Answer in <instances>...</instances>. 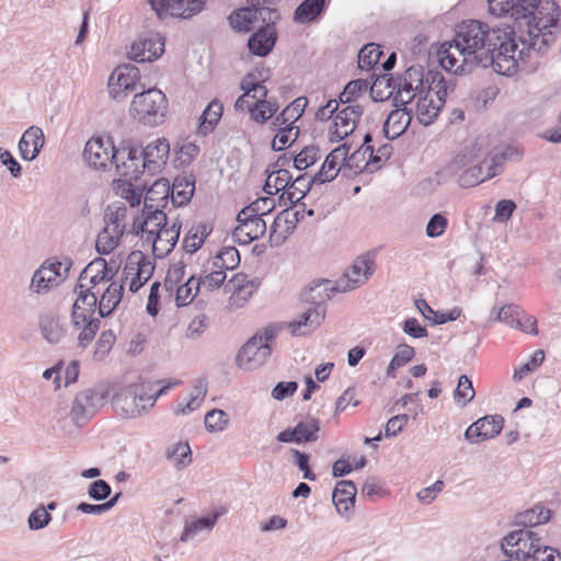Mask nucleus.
<instances>
[{"mask_svg": "<svg viewBox=\"0 0 561 561\" xmlns=\"http://www.w3.org/2000/svg\"><path fill=\"white\" fill-rule=\"evenodd\" d=\"M514 35L510 26L490 28L477 20L462 21L456 26L453 39L437 50L438 61L455 75L470 72L473 67H492L499 75L511 76L518 66Z\"/></svg>", "mask_w": 561, "mask_h": 561, "instance_id": "1", "label": "nucleus"}, {"mask_svg": "<svg viewBox=\"0 0 561 561\" xmlns=\"http://www.w3.org/2000/svg\"><path fill=\"white\" fill-rule=\"evenodd\" d=\"M489 10L495 16L514 19L510 31L523 46L518 58L526 49L542 53L556 41L561 10L553 0H489Z\"/></svg>", "mask_w": 561, "mask_h": 561, "instance_id": "2", "label": "nucleus"}, {"mask_svg": "<svg viewBox=\"0 0 561 561\" xmlns=\"http://www.w3.org/2000/svg\"><path fill=\"white\" fill-rule=\"evenodd\" d=\"M240 88L243 93L237 99L234 110L247 111L253 122L263 125L278 111L277 102L267 99V89L261 82L245 78L241 81Z\"/></svg>", "mask_w": 561, "mask_h": 561, "instance_id": "3", "label": "nucleus"}, {"mask_svg": "<svg viewBox=\"0 0 561 561\" xmlns=\"http://www.w3.org/2000/svg\"><path fill=\"white\" fill-rule=\"evenodd\" d=\"M322 290L321 284L306 290L302 294V299L309 306L296 319L282 325L286 327L293 336H308L324 321L327 314L324 301L329 299V295H322Z\"/></svg>", "mask_w": 561, "mask_h": 561, "instance_id": "4", "label": "nucleus"}, {"mask_svg": "<svg viewBox=\"0 0 561 561\" xmlns=\"http://www.w3.org/2000/svg\"><path fill=\"white\" fill-rule=\"evenodd\" d=\"M168 110V100L159 89H148L135 93L129 113L139 123L158 126L163 123Z\"/></svg>", "mask_w": 561, "mask_h": 561, "instance_id": "5", "label": "nucleus"}, {"mask_svg": "<svg viewBox=\"0 0 561 561\" xmlns=\"http://www.w3.org/2000/svg\"><path fill=\"white\" fill-rule=\"evenodd\" d=\"M376 270L375 254L366 252L358 255L352 265L336 280L335 286H331L329 280L321 283L323 291L335 290L339 293L352 291L364 284L371 277Z\"/></svg>", "mask_w": 561, "mask_h": 561, "instance_id": "6", "label": "nucleus"}, {"mask_svg": "<svg viewBox=\"0 0 561 561\" xmlns=\"http://www.w3.org/2000/svg\"><path fill=\"white\" fill-rule=\"evenodd\" d=\"M114 403L125 416L138 417L154 405V400L148 397L146 385L140 382L124 388L115 396Z\"/></svg>", "mask_w": 561, "mask_h": 561, "instance_id": "7", "label": "nucleus"}, {"mask_svg": "<svg viewBox=\"0 0 561 561\" xmlns=\"http://www.w3.org/2000/svg\"><path fill=\"white\" fill-rule=\"evenodd\" d=\"M72 261H46L33 274L30 288L36 294H46L68 277Z\"/></svg>", "mask_w": 561, "mask_h": 561, "instance_id": "8", "label": "nucleus"}, {"mask_svg": "<svg viewBox=\"0 0 561 561\" xmlns=\"http://www.w3.org/2000/svg\"><path fill=\"white\" fill-rule=\"evenodd\" d=\"M541 538L530 529H518L504 537L502 548L510 560L526 561L533 559Z\"/></svg>", "mask_w": 561, "mask_h": 561, "instance_id": "9", "label": "nucleus"}, {"mask_svg": "<svg viewBox=\"0 0 561 561\" xmlns=\"http://www.w3.org/2000/svg\"><path fill=\"white\" fill-rule=\"evenodd\" d=\"M140 81L139 69L133 65L118 66L108 78V93L117 102L137 93Z\"/></svg>", "mask_w": 561, "mask_h": 561, "instance_id": "10", "label": "nucleus"}, {"mask_svg": "<svg viewBox=\"0 0 561 561\" xmlns=\"http://www.w3.org/2000/svg\"><path fill=\"white\" fill-rule=\"evenodd\" d=\"M260 280L257 278H249L243 273L234 274L226 284L225 291L229 294L227 309L230 312L243 308L252 295L257 290Z\"/></svg>", "mask_w": 561, "mask_h": 561, "instance_id": "11", "label": "nucleus"}, {"mask_svg": "<svg viewBox=\"0 0 561 561\" xmlns=\"http://www.w3.org/2000/svg\"><path fill=\"white\" fill-rule=\"evenodd\" d=\"M117 149L110 138L93 137L85 144L83 159L89 167L96 170H106L113 167Z\"/></svg>", "mask_w": 561, "mask_h": 561, "instance_id": "12", "label": "nucleus"}, {"mask_svg": "<svg viewBox=\"0 0 561 561\" xmlns=\"http://www.w3.org/2000/svg\"><path fill=\"white\" fill-rule=\"evenodd\" d=\"M277 18V11L266 7L242 8L230 14L229 22L232 28L239 32H248L259 28L266 23V20L273 21Z\"/></svg>", "mask_w": 561, "mask_h": 561, "instance_id": "13", "label": "nucleus"}, {"mask_svg": "<svg viewBox=\"0 0 561 561\" xmlns=\"http://www.w3.org/2000/svg\"><path fill=\"white\" fill-rule=\"evenodd\" d=\"M363 115V107L358 104H347L337 111L329 128V140L339 142L351 135Z\"/></svg>", "mask_w": 561, "mask_h": 561, "instance_id": "14", "label": "nucleus"}, {"mask_svg": "<svg viewBox=\"0 0 561 561\" xmlns=\"http://www.w3.org/2000/svg\"><path fill=\"white\" fill-rule=\"evenodd\" d=\"M168 222L165 213L161 209H142L141 215L136 216L133 221L130 233L140 236L144 243L149 244L156 233Z\"/></svg>", "mask_w": 561, "mask_h": 561, "instance_id": "15", "label": "nucleus"}, {"mask_svg": "<svg viewBox=\"0 0 561 561\" xmlns=\"http://www.w3.org/2000/svg\"><path fill=\"white\" fill-rule=\"evenodd\" d=\"M103 397L93 389L78 392L72 401L70 416L76 425L85 424L102 405Z\"/></svg>", "mask_w": 561, "mask_h": 561, "instance_id": "16", "label": "nucleus"}, {"mask_svg": "<svg viewBox=\"0 0 561 561\" xmlns=\"http://www.w3.org/2000/svg\"><path fill=\"white\" fill-rule=\"evenodd\" d=\"M164 51V38L159 33H146L140 35L129 50V58L138 61H152Z\"/></svg>", "mask_w": 561, "mask_h": 561, "instance_id": "17", "label": "nucleus"}, {"mask_svg": "<svg viewBox=\"0 0 561 561\" xmlns=\"http://www.w3.org/2000/svg\"><path fill=\"white\" fill-rule=\"evenodd\" d=\"M113 165L116 172L126 181L138 180L147 171L144 165L142 153L136 148L124 147L117 149Z\"/></svg>", "mask_w": 561, "mask_h": 561, "instance_id": "18", "label": "nucleus"}, {"mask_svg": "<svg viewBox=\"0 0 561 561\" xmlns=\"http://www.w3.org/2000/svg\"><path fill=\"white\" fill-rule=\"evenodd\" d=\"M271 346L262 344L259 336H252L239 351L236 363L244 370L261 367L271 355Z\"/></svg>", "mask_w": 561, "mask_h": 561, "instance_id": "19", "label": "nucleus"}, {"mask_svg": "<svg viewBox=\"0 0 561 561\" xmlns=\"http://www.w3.org/2000/svg\"><path fill=\"white\" fill-rule=\"evenodd\" d=\"M113 276V268L108 267L107 262L104 259L98 257L82 270L78 279V285L89 286L91 290L100 294L101 286L107 284Z\"/></svg>", "mask_w": 561, "mask_h": 561, "instance_id": "20", "label": "nucleus"}, {"mask_svg": "<svg viewBox=\"0 0 561 561\" xmlns=\"http://www.w3.org/2000/svg\"><path fill=\"white\" fill-rule=\"evenodd\" d=\"M504 420L501 415H486L472 423L465 432V438L471 444L494 438L500 434Z\"/></svg>", "mask_w": 561, "mask_h": 561, "instance_id": "21", "label": "nucleus"}, {"mask_svg": "<svg viewBox=\"0 0 561 561\" xmlns=\"http://www.w3.org/2000/svg\"><path fill=\"white\" fill-rule=\"evenodd\" d=\"M140 152L147 172L154 175L161 172L168 162L170 144L165 138H158L150 141Z\"/></svg>", "mask_w": 561, "mask_h": 561, "instance_id": "22", "label": "nucleus"}, {"mask_svg": "<svg viewBox=\"0 0 561 561\" xmlns=\"http://www.w3.org/2000/svg\"><path fill=\"white\" fill-rule=\"evenodd\" d=\"M75 293L78 295L72 306L71 324H77L78 319L84 321V318H96L98 293L91 290L89 286L76 285Z\"/></svg>", "mask_w": 561, "mask_h": 561, "instance_id": "23", "label": "nucleus"}, {"mask_svg": "<svg viewBox=\"0 0 561 561\" xmlns=\"http://www.w3.org/2000/svg\"><path fill=\"white\" fill-rule=\"evenodd\" d=\"M350 147L343 144L333 149L323 161L318 173L313 175L314 183L324 184L333 181L340 171L343 172V162L346 160Z\"/></svg>", "mask_w": 561, "mask_h": 561, "instance_id": "24", "label": "nucleus"}, {"mask_svg": "<svg viewBox=\"0 0 561 561\" xmlns=\"http://www.w3.org/2000/svg\"><path fill=\"white\" fill-rule=\"evenodd\" d=\"M180 230L181 224L175 219L170 226H168L167 222L165 226L156 233L148 245L151 247L157 257H163L174 249L180 237Z\"/></svg>", "mask_w": 561, "mask_h": 561, "instance_id": "25", "label": "nucleus"}, {"mask_svg": "<svg viewBox=\"0 0 561 561\" xmlns=\"http://www.w3.org/2000/svg\"><path fill=\"white\" fill-rule=\"evenodd\" d=\"M38 328L42 337L49 344H59L66 336V325L55 312H46L39 316Z\"/></svg>", "mask_w": 561, "mask_h": 561, "instance_id": "26", "label": "nucleus"}, {"mask_svg": "<svg viewBox=\"0 0 561 561\" xmlns=\"http://www.w3.org/2000/svg\"><path fill=\"white\" fill-rule=\"evenodd\" d=\"M45 145V137L42 128L28 127L22 135L18 148L23 160L33 161L37 158Z\"/></svg>", "mask_w": 561, "mask_h": 561, "instance_id": "27", "label": "nucleus"}, {"mask_svg": "<svg viewBox=\"0 0 561 561\" xmlns=\"http://www.w3.org/2000/svg\"><path fill=\"white\" fill-rule=\"evenodd\" d=\"M276 42V31L273 21H268L257 28V31L249 38L248 47L253 55L266 56Z\"/></svg>", "mask_w": 561, "mask_h": 561, "instance_id": "28", "label": "nucleus"}, {"mask_svg": "<svg viewBox=\"0 0 561 561\" xmlns=\"http://www.w3.org/2000/svg\"><path fill=\"white\" fill-rule=\"evenodd\" d=\"M356 494L357 489L353 481L341 480L336 483L332 494V502L340 515L347 516L350 514L355 505Z\"/></svg>", "mask_w": 561, "mask_h": 561, "instance_id": "29", "label": "nucleus"}, {"mask_svg": "<svg viewBox=\"0 0 561 561\" xmlns=\"http://www.w3.org/2000/svg\"><path fill=\"white\" fill-rule=\"evenodd\" d=\"M442 107L440 99L435 100L433 92L424 91L417 96L416 117L422 125L428 126L437 117Z\"/></svg>", "mask_w": 561, "mask_h": 561, "instance_id": "30", "label": "nucleus"}, {"mask_svg": "<svg viewBox=\"0 0 561 561\" xmlns=\"http://www.w3.org/2000/svg\"><path fill=\"white\" fill-rule=\"evenodd\" d=\"M265 231V221L260 217H255L247 220V222L239 224L233 230V238L240 244L245 245L261 238Z\"/></svg>", "mask_w": 561, "mask_h": 561, "instance_id": "31", "label": "nucleus"}, {"mask_svg": "<svg viewBox=\"0 0 561 561\" xmlns=\"http://www.w3.org/2000/svg\"><path fill=\"white\" fill-rule=\"evenodd\" d=\"M195 191V180L192 175H179L174 179L171 192V203L173 206L180 207L186 205Z\"/></svg>", "mask_w": 561, "mask_h": 561, "instance_id": "32", "label": "nucleus"}, {"mask_svg": "<svg viewBox=\"0 0 561 561\" xmlns=\"http://www.w3.org/2000/svg\"><path fill=\"white\" fill-rule=\"evenodd\" d=\"M314 184L313 176L308 174L299 175L294 181L291 179L287 191L282 193L279 199L285 206L287 204H296L306 196Z\"/></svg>", "mask_w": 561, "mask_h": 561, "instance_id": "33", "label": "nucleus"}, {"mask_svg": "<svg viewBox=\"0 0 561 561\" xmlns=\"http://www.w3.org/2000/svg\"><path fill=\"white\" fill-rule=\"evenodd\" d=\"M411 114L407 108H396L390 112L385 124L383 133L388 139L401 136L411 123Z\"/></svg>", "mask_w": 561, "mask_h": 561, "instance_id": "34", "label": "nucleus"}, {"mask_svg": "<svg viewBox=\"0 0 561 561\" xmlns=\"http://www.w3.org/2000/svg\"><path fill=\"white\" fill-rule=\"evenodd\" d=\"M374 147L365 146L354 151L351 156L346 154L343 162V173L345 176H352L362 173L371 162Z\"/></svg>", "mask_w": 561, "mask_h": 561, "instance_id": "35", "label": "nucleus"}, {"mask_svg": "<svg viewBox=\"0 0 561 561\" xmlns=\"http://www.w3.org/2000/svg\"><path fill=\"white\" fill-rule=\"evenodd\" d=\"M124 287L122 284L112 282L107 285L98 300V312L101 318L108 317L118 306L123 297Z\"/></svg>", "mask_w": 561, "mask_h": 561, "instance_id": "36", "label": "nucleus"}, {"mask_svg": "<svg viewBox=\"0 0 561 561\" xmlns=\"http://www.w3.org/2000/svg\"><path fill=\"white\" fill-rule=\"evenodd\" d=\"M169 197H171L169 181L159 179L147 191L144 208L160 209L167 206Z\"/></svg>", "mask_w": 561, "mask_h": 561, "instance_id": "37", "label": "nucleus"}, {"mask_svg": "<svg viewBox=\"0 0 561 561\" xmlns=\"http://www.w3.org/2000/svg\"><path fill=\"white\" fill-rule=\"evenodd\" d=\"M217 518L218 514L216 513L209 516H204L191 522H186L180 540L183 542L191 541L201 534L209 533L214 528Z\"/></svg>", "mask_w": 561, "mask_h": 561, "instance_id": "38", "label": "nucleus"}, {"mask_svg": "<svg viewBox=\"0 0 561 561\" xmlns=\"http://www.w3.org/2000/svg\"><path fill=\"white\" fill-rule=\"evenodd\" d=\"M211 227L207 222H199L191 227L183 240V249L187 253H195L210 234Z\"/></svg>", "mask_w": 561, "mask_h": 561, "instance_id": "39", "label": "nucleus"}, {"mask_svg": "<svg viewBox=\"0 0 561 561\" xmlns=\"http://www.w3.org/2000/svg\"><path fill=\"white\" fill-rule=\"evenodd\" d=\"M306 105V98H297L274 118L271 125L274 127L283 125L293 126V124L302 115Z\"/></svg>", "mask_w": 561, "mask_h": 561, "instance_id": "40", "label": "nucleus"}, {"mask_svg": "<svg viewBox=\"0 0 561 561\" xmlns=\"http://www.w3.org/2000/svg\"><path fill=\"white\" fill-rule=\"evenodd\" d=\"M148 2L159 19L168 16L188 19L182 0H148Z\"/></svg>", "mask_w": 561, "mask_h": 561, "instance_id": "41", "label": "nucleus"}, {"mask_svg": "<svg viewBox=\"0 0 561 561\" xmlns=\"http://www.w3.org/2000/svg\"><path fill=\"white\" fill-rule=\"evenodd\" d=\"M165 458L172 466L182 470L192 462V451L187 443L178 442L165 449Z\"/></svg>", "mask_w": 561, "mask_h": 561, "instance_id": "42", "label": "nucleus"}, {"mask_svg": "<svg viewBox=\"0 0 561 561\" xmlns=\"http://www.w3.org/2000/svg\"><path fill=\"white\" fill-rule=\"evenodd\" d=\"M123 234L124 232H122V230H116V228L105 226L96 237V251L100 254H110L118 247Z\"/></svg>", "mask_w": 561, "mask_h": 561, "instance_id": "43", "label": "nucleus"}, {"mask_svg": "<svg viewBox=\"0 0 561 561\" xmlns=\"http://www.w3.org/2000/svg\"><path fill=\"white\" fill-rule=\"evenodd\" d=\"M222 104L214 100L211 101L207 107L204 110L201 116V123L198 126V131L202 135H207L214 130L215 126L218 124L221 115H222Z\"/></svg>", "mask_w": 561, "mask_h": 561, "instance_id": "44", "label": "nucleus"}, {"mask_svg": "<svg viewBox=\"0 0 561 561\" xmlns=\"http://www.w3.org/2000/svg\"><path fill=\"white\" fill-rule=\"evenodd\" d=\"M550 518V511L542 506H535L526 510L516 516V524L528 529L537 525L547 523Z\"/></svg>", "mask_w": 561, "mask_h": 561, "instance_id": "45", "label": "nucleus"}, {"mask_svg": "<svg viewBox=\"0 0 561 561\" xmlns=\"http://www.w3.org/2000/svg\"><path fill=\"white\" fill-rule=\"evenodd\" d=\"M290 180H291V174L289 173L288 170L278 169V170L272 171L267 175V179L265 181L263 190L267 195L273 196L280 191H283V192L287 191Z\"/></svg>", "mask_w": 561, "mask_h": 561, "instance_id": "46", "label": "nucleus"}, {"mask_svg": "<svg viewBox=\"0 0 561 561\" xmlns=\"http://www.w3.org/2000/svg\"><path fill=\"white\" fill-rule=\"evenodd\" d=\"M128 215V208L123 203H113L107 206L104 220L105 226L110 228H116V230H126V218Z\"/></svg>", "mask_w": 561, "mask_h": 561, "instance_id": "47", "label": "nucleus"}, {"mask_svg": "<svg viewBox=\"0 0 561 561\" xmlns=\"http://www.w3.org/2000/svg\"><path fill=\"white\" fill-rule=\"evenodd\" d=\"M425 81L428 84L425 92H433L434 99H440L442 105H444L448 91L454 89L453 85L448 84L440 72L428 71Z\"/></svg>", "mask_w": 561, "mask_h": 561, "instance_id": "48", "label": "nucleus"}, {"mask_svg": "<svg viewBox=\"0 0 561 561\" xmlns=\"http://www.w3.org/2000/svg\"><path fill=\"white\" fill-rule=\"evenodd\" d=\"M77 324H72V327L77 330H80L78 334V343L79 346L85 348L95 337L96 332L100 329V319L99 318H84V321H80L78 319Z\"/></svg>", "mask_w": 561, "mask_h": 561, "instance_id": "49", "label": "nucleus"}, {"mask_svg": "<svg viewBox=\"0 0 561 561\" xmlns=\"http://www.w3.org/2000/svg\"><path fill=\"white\" fill-rule=\"evenodd\" d=\"M272 129H276L277 133L272 140V148L275 151H280L290 146L299 135V128L296 126H272Z\"/></svg>", "mask_w": 561, "mask_h": 561, "instance_id": "50", "label": "nucleus"}, {"mask_svg": "<svg viewBox=\"0 0 561 561\" xmlns=\"http://www.w3.org/2000/svg\"><path fill=\"white\" fill-rule=\"evenodd\" d=\"M401 83V87H408L410 89H414L420 92V94L424 93L425 89V78L424 70L421 66H411L409 67L402 78L398 80Z\"/></svg>", "mask_w": 561, "mask_h": 561, "instance_id": "51", "label": "nucleus"}, {"mask_svg": "<svg viewBox=\"0 0 561 561\" xmlns=\"http://www.w3.org/2000/svg\"><path fill=\"white\" fill-rule=\"evenodd\" d=\"M324 0H305L295 11V20L306 23L314 20L323 10Z\"/></svg>", "mask_w": 561, "mask_h": 561, "instance_id": "52", "label": "nucleus"}, {"mask_svg": "<svg viewBox=\"0 0 561 561\" xmlns=\"http://www.w3.org/2000/svg\"><path fill=\"white\" fill-rule=\"evenodd\" d=\"M151 271L152 266L147 262L138 263L137 266L127 265L125 272L127 274H135V277L131 278L129 284V290L131 293L138 291L142 284L150 277Z\"/></svg>", "mask_w": 561, "mask_h": 561, "instance_id": "53", "label": "nucleus"}, {"mask_svg": "<svg viewBox=\"0 0 561 561\" xmlns=\"http://www.w3.org/2000/svg\"><path fill=\"white\" fill-rule=\"evenodd\" d=\"M490 179L486 178V168L482 162L463 171L458 179V183L462 187H472Z\"/></svg>", "mask_w": 561, "mask_h": 561, "instance_id": "54", "label": "nucleus"}, {"mask_svg": "<svg viewBox=\"0 0 561 561\" xmlns=\"http://www.w3.org/2000/svg\"><path fill=\"white\" fill-rule=\"evenodd\" d=\"M201 290L199 284L194 276H191L184 284L176 287L175 301L179 307L187 306L193 301Z\"/></svg>", "mask_w": 561, "mask_h": 561, "instance_id": "55", "label": "nucleus"}, {"mask_svg": "<svg viewBox=\"0 0 561 561\" xmlns=\"http://www.w3.org/2000/svg\"><path fill=\"white\" fill-rule=\"evenodd\" d=\"M240 263L239 252L234 247H225L214 259V266L219 270H233Z\"/></svg>", "mask_w": 561, "mask_h": 561, "instance_id": "56", "label": "nucleus"}, {"mask_svg": "<svg viewBox=\"0 0 561 561\" xmlns=\"http://www.w3.org/2000/svg\"><path fill=\"white\" fill-rule=\"evenodd\" d=\"M382 51L379 45L368 44L358 53V67L363 70L371 69L380 59Z\"/></svg>", "mask_w": 561, "mask_h": 561, "instance_id": "57", "label": "nucleus"}, {"mask_svg": "<svg viewBox=\"0 0 561 561\" xmlns=\"http://www.w3.org/2000/svg\"><path fill=\"white\" fill-rule=\"evenodd\" d=\"M476 391L471 380L461 375L458 380L456 390L454 391V400L460 407H466L474 398Z\"/></svg>", "mask_w": 561, "mask_h": 561, "instance_id": "58", "label": "nucleus"}, {"mask_svg": "<svg viewBox=\"0 0 561 561\" xmlns=\"http://www.w3.org/2000/svg\"><path fill=\"white\" fill-rule=\"evenodd\" d=\"M415 351L408 344H401L387 368V376L394 377V370L409 363L414 357Z\"/></svg>", "mask_w": 561, "mask_h": 561, "instance_id": "59", "label": "nucleus"}, {"mask_svg": "<svg viewBox=\"0 0 561 561\" xmlns=\"http://www.w3.org/2000/svg\"><path fill=\"white\" fill-rule=\"evenodd\" d=\"M296 435L298 437L297 444L304 442H314L318 438V432L320 430L319 421L316 419H309L305 422L298 423L295 427Z\"/></svg>", "mask_w": 561, "mask_h": 561, "instance_id": "60", "label": "nucleus"}, {"mask_svg": "<svg viewBox=\"0 0 561 561\" xmlns=\"http://www.w3.org/2000/svg\"><path fill=\"white\" fill-rule=\"evenodd\" d=\"M492 314H494V317L491 318V320L499 321L511 328L519 324L517 321V318L519 316L518 307L513 304L504 305L499 310H495V308H493Z\"/></svg>", "mask_w": 561, "mask_h": 561, "instance_id": "61", "label": "nucleus"}, {"mask_svg": "<svg viewBox=\"0 0 561 561\" xmlns=\"http://www.w3.org/2000/svg\"><path fill=\"white\" fill-rule=\"evenodd\" d=\"M368 89V81L364 79H357L348 82L343 92L340 94V102L345 104H353V100L360 95L362 93H365Z\"/></svg>", "mask_w": 561, "mask_h": 561, "instance_id": "62", "label": "nucleus"}, {"mask_svg": "<svg viewBox=\"0 0 561 561\" xmlns=\"http://www.w3.org/2000/svg\"><path fill=\"white\" fill-rule=\"evenodd\" d=\"M319 159V149L314 146L304 148L294 159V165L298 170H306Z\"/></svg>", "mask_w": 561, "mask_h": 561, "instance_id": "63", "label": "nucleus"}, {"mask_svg": "<svg viewBox=\"0 0 561 561\" xmlns=\"http://www.w3.org/2000/svg\"><path fill=\"white\" fill-rule=\"evenodd\" d=\"M228 415L222 410L214 409L205 415V427L209 432H220L228 424Z\"/></svg>", "mask_w": 561, "mask_h": 561, "instance_id": "64", "label": "nucleus"}]
</instances>
